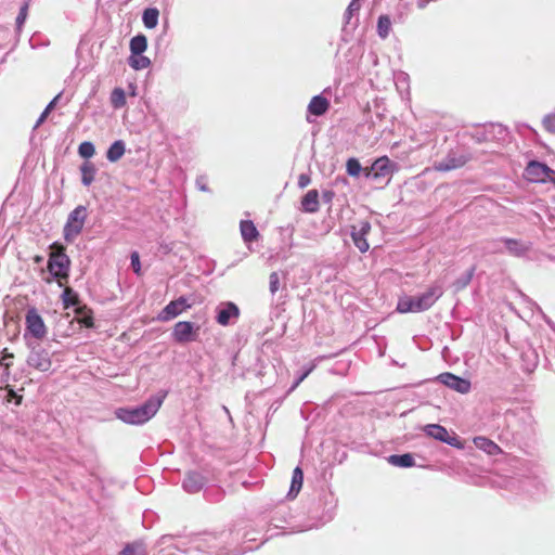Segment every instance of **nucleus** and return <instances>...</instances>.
<instances>
[{
	"instance_id": "nucleus-33",
	"label": "nucleus",
	"mask_w": 555,
	"mask_h": 555,
	"mask_svg": "<svg viewBox=\"0 0 555 555\" xmlns=\"http://www.w3.org/2000/svg\"><path fill=\"white\" fill-rule=\"evenodd\" d=\"M128 65L134 70H142L151 65V60L143 54H130Z\"/></svg>"
},
{
	"instance_id": "nucleus-59",
	"label": "nucleus",
	"mask_w": 555,
	"mask_h": 555,
	"mask_svg": "<svg viewBox=\"0 0 555 555\" xmlns=\"http://www.w3.org/2000/svg\"><path fill=\"white\" fill-rule=\"evenodd\" d=\"M345 456H346V452H345V451H343V453H341V457H340V460H339V461L341 462V461H343V459H344Z\"/></svg>"
},
{
	"instance_id": "nucleus-17",
	"label": "nucleus",
	"mask_w": 555,
	"mask_h": 555,
	"mask_svg": "<svg viewBox=\"0 0 555 555\" xmlns=\"http://www.w3.org/2000/svg\"><path fill=\"white\" fill-rule=\"evenodd\" d=\"M468 162V157L461 154L457 155L454 152H450L442 160L436 162L434 169L437 171H450L453 169L461 168Z\"/></svg>"
},
{
	"instance_id": "nucleus-20",
	"label": "nucleus",
	"mask_w": 555,
	"mask_h": 555,
	"mask_svg": "<svg viewBox=\"0 0 555 555\" xmlns=\"http://www.w3.org/2000/svg\"><path fill=\"white\" fill-rule=\"evenodd\" d=\"M74 313L81 327L93 328L95 326L93 310L87 304L82 302L74 310Z\"/></svg>"
},
{
	"instance_id": "nucleus-16",
	"label": "nucleus",
	"mask_w": 555,
	"mask_h": 555,
	"mask_svg": "<svg viewBox=\"0 0 555 555\" xmlns=\"http://www.w3.org/2000/svg\"><path fill=\"white\" fill-rule=\"evenodd\" d=\"M436 379L448 388L462 395L469 392L472 384L468 379L460 377L449 372L439 374Z\"/></svg>"
},
{
	"instance_id": "nucleus-45",
	"label": "nucleus",
	"mask_w": 555,
	"mask_h": 555,
	"mask_svg": "<svg viewBox=\"0 0 555 555\" xmlns=\"http://www.w3.org/2000/svg\"><path fill=\"white\" fill-rule=\"evenodd\" d=\"M130 266H131L132 270L134 271V273H137V274L140 273L141 262H140V256H139L138 251L131 253Z\"/></svg>"
},
{
	"instance_id": "nucleus-22",
	"label": "nucleus",
	"mask_w": 555,
	"mask_h": 555,
	"mask_svg": "<svg viewBox=\"0 0 555 555\" xmlns=\"http://www.w3.org/2000/svg\"><path fill=\"white\" fill-rule=\"evenodd\" d=\"M304 485V470L300 466H296L293 470L289 490L286 494L287 500H294L299 494Z\"/></svg>"
},
{
	"instance_id": "nucleus-7",
	"label": "nucleus",
	"mask_w": 555,
	"mask_h": 555,
	"mask_svg": "<svg viewBox=\"0 0 555 555\" xmlns=\"http://www.w3.org/2000/svg\"><path fill=\"white\" fill-rule=\"evenodd\" d=\"M335 515V504L326 498L320 499L315 506L309 509V524L305 529L319 528L331 521Z\"/></svg>"
},
{
	"instance_id": "nucleus-8",
	"label": "nucleus",
	"mask_w": 555,
	"mask_h": 555,
	"mask_svg": "<svg viewBox=\"0 0 555 555\" xmlns=\"http://www.w3.org/2000/svg\"><path fill=\"white\" fill-rule=\"evenodd\" d=\"M26 344L29 348L27 364L40 372H48L52 366L50 352L38 341L27 340Z\"/></svg>"
},
{
	"instance_id": "nucleus-54",
	"label": "nucleus",
	"mask_w": 555,
	"mask_h": 555,
	"mask_svg": "<svg viewBox=\"0 0 555 555\" xmlns=\"http://www.w3.org/2000/svg\"><path fill=\"white\" fill-rule=\"evenodd\" d=\"M331 372L334 373V374H341V375H345L346 373V370H337V369H331Z\"/></svg>"
},
{
	"instance_id": "nucleus-3",
	"label": "nucleus",
	"mask_w": 555,
	"mask_h": 555,
	"mask_svg": "<svg viewBox=\"0 0 555 555\" xmlns=\"http://www.w3.org/2000/svg\"><path fill=\"white\" fill-rule=\"evenodd\" d=\"M398 169V165L391 162L387 156L377 158L370 167L363 168L358 159L349 158V176L359 177L363 175L365 180L387 185L393 172Z\"/></svg>"
},
{
	"instance_id": "nucleus-27",
	"label": "nucleus",
	"mask_w": 555,
	"mask_h": 555,
	"mask_svg": "<svg viewBox=\"0 0 555 555\" xmlns=\"http://www.w3.org/2000/svg\"><path fill=\"white\" fill-rule=\"evenodd\" d=\"M474 444L489 455H496L502 452L501 448L495 442L482 436L475 437Z\"/></svg>"
},
{
	"instance_id": "nucleus-15",
	"label": "nucleus",
	"mask_w": 555,
	"mask_h": 555,
	"mask_svg": "<svg viewBox=\"0 0 555 555\" xmlns=\"http://www.w3.org/2000/svg\"><path fill=\"white\" fill-rule=\"evenodd\" d=\"M424 431L426 433V435H428L429 437L436 439V440H439L441 442H444L451 447H454L456 449H463L464 448V444L463 442L460 440V438L456 436V435H450L448 433V430L439 425V424H429V425H426L425 428H424Z\"/></svg>"
},
{
	"instance_id": "nucleus-58",
	"label": "nucleus",
	"mask_w": 555,
	"mask_h": 555,
	"mask_svg": "<svg viewBox=\"0 0 555 555\" xmlns=\"http://www.w3.org/2000/svg\"><path fill=\"white\" fill-rule=\"evenodd\" d=\"M346 93V86L341 88V95H345Z\"/></svg>"
},
{
	"instance_id": "nucleus-42",
	"label": "nucleus",
	"mask_w": 555,
	"mask_h": 555,
	"mask_svg": "<svg viewBox=\"0 0 555 555\" xmlns=\"http://www.w3.org/2000/svg\"><path fill=\"white\" fill-rule=\"evenodd\" d=\"M542 125L547 132L555 134V113L545 115Z\"/></svg>"
},
{
	"instance_id": "nucleus-51",
	"label": "nucleus",
	"mask_w": 555,
	"mask_h": 555,
	"mask_svg": "<svg viewBox=\"0 0 555 555\" xmlns=\"http://www.w3.org/2000/svg\"><path fill=\"white\" fill-rule=\"evenodd\" d=\"M334 196H335L334 191H332V190L323 191L322 198H323L324 203H331L332 199L334 198Z\"/></svg>"
},
{
	"instance_id": "nucleus-14",
	"label": "nucleus",
	"mask_w": 555,
	"mask_h": 555,
	"mask_svg": "<svg viewBox=\"0 0 555 555\" xmlns=\"http://www.w3.org/2000/svg\"><path fill=\"white\" fill-rule=\"evenodd\" d=\"M191 307L192 304L189 302V299L185 296H180L179 298L171 300L160 310L157 314V320L160 322H168Z\"/></svg>"
},
{
	"instance_id": "nucleus-1",
	"label": "nucleus",
	"mask_w": 555,
	"mask_h": 555,
	"mask_svg": "<svg viewBox=\"0 0 555 555\" xmlns=\"http://www.w3.org/2000/svg\"><path fill=\"white\" fill-rule=\"evenodd\" d=\"M219 537L215 533H195L190 537H178L164 534L158 539V545H167L184 555H199L210 553V550L218 547Z\"/></svg>"
},
{
	"instance_id": "nucleus-19",
	"label": "nucleus",
	"mask_w": 555,
	"mask_h": 555,
	"mask_svg": "<svg viewBox=\"0 0 555 555\" xmlns=\"http://www.w3.org/2000/svg\"><path fill=\"white\" fill-rule=\"evenodd\" d=\"M206 482V477L201 473L189 470L182 480V489L188 493H197L204 488Z\"/></svg>"
},
{
	"instance_id": "nucleus-53",
	"label": "nucleus",
	"mask_w": 555,
	"mask_h": 555,
	"mask_svg": "<svg viewBox=\"0 0 555 555\" xmlns=\"http://www.w3.org/2000/svg\"><path fill=\"white\" fill-rule=\"evenodd\" d=\"M282 512L283 511H282V506H281V507H279L278 511H275L273 519L274 520H280L281 518L279 516L282 515Z\"/></svg>"
},
{
	"instance_id": "nucleus-55",
	"label": "nucleus",
	"mask_w": 555,
	"mask_h": 555,
	"mask_svg": "<svg viewBox=\"0 0 555 555\" xmlns=\"http://www.w3.org/2000/svg\"><path fill=\"white\" fill-rule=\"evenodd\" d=\"M42 259H43V258H42L41 256H35L34 261H35L36 263H40V262L42 261Z\"/></svg>"
},
{
	"instance_id": "nucleus-38",
	"label": "nucleus",
	"mask_w": 555,
	"mask_h": 555,
	"mask_svg": "<svg viewBox=\"0 0 555 555\" xmlns=\"http://www.w3.org/2000/svg\"><path fill=\"white\" fill-rule=\"evenodd\" d=\"M78 154L81 158L89 160L95 154V146L91 141H83L78 146Z\"/></svg>"
},
{
	"instance_id": "nucleus-35",
	"label": "nucleus",
	"mask_w": 555,
	"mask_h": 555,
	"mask_svg": "<svg viewBox=\"0 0 555 555\" xmlns=\"http://www.w3.org/2000/svg\"><path fill=\"white\" fill-rule=\"evenodd\" d=\"M314 365L308 364L300 367L295 375L294 382L289 388V391L295 390L313 371Z\"/></svg>"
},
{
	"instance_id": "nucleus-50",
	"label": "nucleus",
	"mask_w": 555,
	"mask_h": 555,
	"mask_svg": "<svg viewBox=\"0 0 555 555\" xmlns=\"http://www.w3.org/2000/svg\"><path fill=\"white\" fill-rule=\"evenodd\" d=\"M347 30V9L345 10V12L343 13V25H341V41H346V36H345V33Z\"/></svg>"
},
{
	"instance_id": "nucleus-4",
	"label": "nucleus",
	"mask_w": 555,
	"mask_h": 555,
	"mask_svg": "<svg viewBox=\"0 0 555 555\" xmlns=\"http://www.w3.org/2000/svg\"><path fill=\"white\" fill-rule=\"evenodd\" d=\"M443 291L439 285L430 286L426 292L416 296L400 297L397 311L400 313H417L428 310L442 296Z\"/></svg>"
},
{
	"instance_id": "nucleus-32",
	"label": "nucleus",
	"mask_w": 555,
	"mask_h": 555,
	"mask_svg": "<svg viewBox=\"0 0 555 555\" xmlns=\"http://www.w3.org/2000/svg\"><path fill=\"white\" fill-rule=\"evenodd\" d=\"M388 463L398 467H412L414 465V457L410 453L393 454L388 457Z\"/></svg>"
},
{
	"instance_id": "nucleus-30",
	"label": "nucleus",
	"mask_w": 555,
	"mask_h": 555,
	"mask_svg": "<svg viewBox=\"0 0 555 555\" xmlns=\"http://www.w3.org/2000/svg\"><path fill=\"white\" fill-rule=\"evenodd\" d=\"M502 241L504 242L507 250L514 256H522L529 250V246H527L519 240L503 238Z\"/></svg>"
},
{
	"instance_id": "nucleus-39",
	"label": "nucleus",
	"mask_w": 555,
	"mask_h": 555,
	"mask_svg": "<svg viewBox=\"0 0 555 555\" xmlns=\"http://www.w3.org/2000/svg\"><path fill=\"white\" fill-rule=\"evenodd\" d=\"M28 9H29V2L25 1L20 7L18 14L15 20L16 30L20 33L22 30V27L24 26L26 18L28 16Z\"/></svg>"
},
{
	"instance_id": "nucleus-56",
	"label": "nucleus",
	"mask_w": 555,
	"mask_h": 555,
	"mask_svg": "<svg viewBox=\"0 0 555 555\" xmlns=\"http://www.w3.org/2000/svg\"><path fill=\"white\" fill-rule=\"evenodd\" d=\"M22 403V397H17L16 400H15V404L16 405H20Z\"/></svg>"
},
{
	"instance_id": "nucleus-10",
	"label": "nucleus",
	"mask_w": 555,
	"mask_h": 555,
	"mask_svg": "<svg viewBox=\"0 0 555 555\" xmlns=\"http://www.w3.org/2000/svg\"><path fill=\"white\" fill-rule=\"evenodd\" d=\"M47 335V326L42 317L35 307H30L25 315V333L24 338L28 340V336L35 339H42Z\"/></svg>"
},
{
	"instance_id": "nucleus-52",
	"label": "nucleus",
	"mask_w": 555,
	"mask_h": 555,
	"mask_svg": "<svg viewBox=\"0 0 555 555\" xmlns=\"http://www.w3.org/2000/svg\"><path fill=\"white\" fill-rule=\"evenodd\" d=\"M240 554H242V552H238V551H237V552H233V553H231V554H230V553H228V552L220 551V552H218L216 555H240Z\"/></svg>"
},
{
	"instance_id": "nucleus-37",
	"label": "nucleus",
	"mask_w": 555,
	"mask_h": 555,
	"mask_svg": "<svg viewBox=\"0 0 555 555\" xmlns=\"http://www.w3.org/2000/svg\"><path fill=\"white\" fill-rule=\"evenodd\" d=\"M391 30V21L388 15H380L377 21V34L382 39H386Z\"/></svg>"
},
{
	"instance_id": "nucleus-44",
	"label": "nucleus",
	"mask_w": 555,
	"mask_h": 555,
	"mask_svg": "<svg viewBox=\"0 0 555 555\" xmlns=\"http://www.w3.org/2000/svg\"><path fill=\"white\" fill-rule=\"evenodd\" d=\"M195 185L196 188L202 191V192H206V193H209L211 192V190L209 189L208 184H207V177L202 175V176H198L195 180Z\"/></svg>"
},
{
	"instance_id": "nucleus-47",
	"label": "nucleus",
	"mask_w": 555,
	"mask_h": 555,
	"mask_svg": "<svg viewBox=\"0 0 555 555\" xmlns=\"http://www.w3.org/2000/svg\"><path fill=\"white\" fill-rule=\"evenodd\" d=\"M396 85L398 88H409V76L405 73H399L396 76Z\"/></svg>"
},
{
	"instance_id": "nucleus-23",
	"label": "nucleus",
	"mask_w": 555,
	"mask_h": 555,
	"mask_svg": "<svg viewBox=\"0 0 555 555\" xmlns=\"http://www.w3.org/2000/svg\"><path fill=\"white\" fill-rule=\"evenodd\" d=\"M240 231L244 243H254L260 235L251 220H242L240 222Z\"/></svg>"
},
{
	"instance_id": "nucleus-36",
	"label": "nucleus",
	"mask_w": 555,
	"mask_h": 555,
	"mask_svg": "<svg viewBox=\"0 0 555 555\" xmlns=\"http://www.w3.org/2000/svg\"><path fill=\"white\" fill-rule=\"evenodd\" d=\"M62 94L63 92H60L57 93L49 103L48 105L44 107V109L42 111V113L40 114V116L38 117L36 124H35V127L34 128H37L39 127L41 124L44 122V120L48 118V116L50 115V113L55 108V106L57 105L60 99L62 98Z\"/></svg>"
},
{
	"instance_id": "nucleus-41",
	"label": "nucleus",
	"mask_w": 555,
	"mask_h": 555,
	"mask_svg": "<svg viewBox=\"0 0 555 555\" xmlns=\"http://www.w3.org/2000/svg\"><path fill=\"white\" fill-rule=\"evenodd\" d=\"M281 285L280 274L279 272H271L269 275V291L272 295H274L279 289Z\"/></svg>"
},
{
	"instance_id": "nucleus-24",
	"label": "nucleus",
	"mask_w": 555,
	"mask_h": 555,
	"mask_svg": "<svg viewBox=\"0 0 555 555\" xmlns=\"http://www.w3.org/2000/svg\"><path fill=\"white\" fill-rule=\"evenodd\" d=\"M61 301L64 309L74 310L82 304L79 294L72 287H66L61 294Z\"/></svg>"
},
{
	"instance_id": "nucleus-6",
	"label": "nucleus",
	"mask_w": 555,
	"mask_h": 555,
	"mask_svg": "<svg viewBox=\"0 0 555 555\" xmlns=\"http://www.w3.org/2000/svg\"><path fill=\"white\" fill-rule=\"evenodd\" d=\"M88 217L87 207L78 205L67 216V220L63 228V237L67 243H73L81 233Z\"/></svg>"
},
{
	"instance_id": "nucleus-29",
	"label": "nucleus",
	"mask_w": 555,
	"mask_h": 555,
	"mask_svg": "<svg viewBox=\"0 0 555 555\" xmlns=\"http://www.w3.org/2000/svg\"><path fill=\"white\" fill-rule=\"evenodd\" d=\"M159 18V11L157 8H146L142 13V23L145 28L153 29L157 26Z\"/></svg>"
},
{
	"instance_id": "nucleus-28",
	"label": "nucleus",
	"mask_w": 555,
	"mask_h": 555,
	"mask_svg": "<svg viewBox=\"0 0 555 555\" xmlns=\"http://www.w3.org/2000/svg\"><path fill=\"white\" fill-rule=\"evenodd\" d=\"M130 54H143L147 50V38L144 34H137L129 42Z\"/></svg>"
},
{
	"instance_id": "nucleus-11",
	"label": "nucleus",
	"mask_w": 555,
	"mask_h": 555,
	"mask_svg": "<svg viewBox=\"0 0 555 555\" xmlns=\"http://www.w3.org/2000/svg\"><path fill=\"white\" fill-rule=\"evenodd\" d=\"M199 325L191 321H179L175 324L171 337L177 344L196 341L199 335Z\"/></svg>"
},
{
	"instance_id": "nucleus-40",
	"label": "nucleus",
	"mask_w": 555,
	"mask_h": 555,
	"mask_svg": "<svg viewBox=\"0 0 555 555\" xmlns=\"http://www.w3.org/2000/svg\"><path fill=\"white\" fill-rule=\"evenodd\" d=\"M474 272L475 268H470L467 272H465L461 278H459L455 281L454 286L456 291L465 288L470 283Z\"/></svg>"
},
{
	"instance_id": "nucleus-61",
	"label": "nucleus",
	"mask_w": 555,
	"mask_h": 555,
	"mask_svg": "<svg viewBox=\"0 0 555 555\" xmlns=\"http://www.w3.org/2000/svg\"><path fill=\"white\" fill-rule=\"evenodd\" d=\"M424 5H425L424 3H418L420 8H424Z\"/></svg>"
},
{
	"instance_id": "nucleus-46",
	"label": "nucleus",
	"mask_w": 555,
	"mask_h": 555,
	"mask_svg": "<svg viewBox=\"0 0 555 555\" xmlns=\"http://www.w3.org/2000/svg\"><path fill=\"white\" fill-rule=\"evenodd\" d=\"M120 555H144V552L133 544H127Z\"/></svg>"
},
{
	"instance_id": "nucleus-13",
	"label": "nucleus",
	"mask_w": 555,
	"mask_h": 555,
	"mask_svg": "<svg viewBox=\"0 0 555 555\" xmlns=\"http://www.w3.org/2000/svg\"><path fill=\"white\" fill-rule=\"evenodd\" d=\"M332 89L327 87L323 90L322 93L312 96L308 106H307V121L311 122V116L321 117L323 116L330 108V100L327 95H331Z\"/></svg>"
},
{
	"instance_id": "nucleus-57",
	"label": "nucleus",
	"mask_w": 555,
	"mask_h": 555,
	"mask_svg": "<svg viewBox=\"0 0 555 555\" xmlns=\"http://www.w3.org/2000/svg\"><path fill=\"white\" fill-rule=\"evenodd\" d=\"M338 91H339V88L337 87V88H336V93H335V101H338V99H339V96H340V95L338 94Z\"/></svg>"
},
{
	"instance_id": "nucleus-31",
	"label": "nucleus",
	"mask_w": 555,
	"mask_h": 555,
	"mask_svg": "<svg viewBox=\"0 0 555 555\" xmlns=\"http://www.w3.org/2000/svg\"><path fill=\"white\" fill-rule=\"evenodd\" d=\"M347 406L346 398L344 396H334L327 402V411L330 413L338 414L344 417V409Z\"/></svg>"
},
{
	"instance_id": "nucleus-34",
	"label": "nucleus",
	"mask_w": 555,
	"mask_h": 555,
	"mask_svg": "<svg viewBox=\"0 0 555 555\" xmlns=\"http://www.w3.org/2000/svg\"><path fill=\"white\" fill-rule=\"evenodd\" d=\"M111 104L115 109L124 107L127 103L125 90L120 87H116L111 92Z\"/></svg>"
},
{
	"instance_id": "nucleus-48",
	"label": "nucleus",
	"mask_w": 555,
	"mask_h": 555,
	"mask_svg": "<svg viewBox=\"0 0 555 555\" xmlns=\"http://www.w3.org/2000/svg\"><path fill=\"white\" fill-rule=\"evenodd\" d=\"M311 182V178L308 173H301L299 175L298 177V186L300 189H304L306 186H308Z\"/></svg>"
},
{
	"instance_id": "nucleus-60",
	"label": "nucleus",
	"mask_w": 555,
	"mask_h": 555,
	"mask_svg": "<svg viewBox=\"0 0 555 555\" xmlns=\"http://www.w3.org/2000/svg\"><path fill=\"white\" fill-rule=\"evenodd\" d=\"M223 409H224V411H225L228 414H230V412H229L228 408L223 406Z\"/></svg>"
},
{
	"instance_id": "nucleus-18",
	"label": "nucleus",
	"mask_w": 555,
	"mask_h": 555,
	"mask_svg": "<svg viewBox=\"0 0 555 555\" xmlns=\"http://www.w3.org/2000/svg\"><path fill=\"white\" fill-rule=\"evenodd\" d=\"M371 230V224L369 221H361L359 225H352L350 235L354 245L359 248L361 253H365L370 245L365 238L367 233Z\"/></svg>"
},
{
	"instance_id": "nucleus-21",
	"label": "nucleus",
	"mask_w": 555,
	"mask_h": 555,
	"mask_svg": "<svg viewBox=\"0 0 555 555\" xmlns=\"http://www.w3.org/2000/svg\"><path fill=\"white\" fill-rule=\"evenodd\" d=\"M300 209L307 214H314L320 208V195L317 189L309 190L301 198Z\"/></svg>"
},
{
	"instance_id": "nucleus-5",
	"label": "nucleus",
	"mask_w": 555,
	"mask_h": 555,
	"mask_svg": "<svg viewBox=\"0 0 555 555\" xmlns=\"http://www.w3.org/2000/svg\"><path fill=\"white\" fill-rule=\"evenodd\" d=\"M72 260L65 250L52 251L47 261V269L51 280L56 281L60 287L67 282L70 272Z\"/></svg>"
},
{
	"instance_id": "nucleus-2",
	"label": "nucleus",
	"mask_w": 555,
	"mask_h": 555,
	"mask_svg": "<svg viewBox=\"0 0 555 555\" xmlns=\"http://www.w3.org/2000/svg\"><path fill=\"white\" fill-rule=\"evenodd\" d=\"M166 390L151 396L142 404L135 406H120L114 412L116 418L128 425H143L149 422L159 410L165 398Z\"/></svg>"
},
{
	"instance_id": "nucleus-26",
	"label": "nucleus",
	"mask_w": 555,
	"mask_h": 555,
	"mask_svg": "<svg viewBox=\"0 0 555 555\" xmlns=\"http://www.w3.org/2000/svg\"><path fill=\"white\" fill-rule=\"evenodd\" d=\"M80 172H81V184L83 186H90L92 182L94 181L98 168L92 162L85 160L80 165Z\"/></svg>"
},
{
	"instance_id": "nucleus-12",
	"label": "nucleus",
	"mask_w": 555,
	"mask_h": 555,
	"mask_svg": "<svg viewBox=\"0 0 555 555\" xmlns=\"http://www.w3.org/2000/svg\"><path fill=\"white\" fill-rule=\"evenodd\" d=\"M241 314L238 306L233 301H221L215 308V320L221 326L234 324Z\"/></svg>"
},
{
	"instance_id": "nucleus-9",
	"label": "nucleus",
	"mask_w": 555,
	"mask_h": 555,
	"mask_svg": "<svg viewBox=\"0 0 555 555\" xmlns=\"http://www.w3.org/2000/svg\"><path fill=\"white\" fill-rule=\"evenodd\" d=\"M524 177L527 181L532 183H547L555 184V170L550 168L546 164L530 160L524 171Z\"/></svg>"
},
{
	"instance_id": "nucleus-25",
	"label": "nucleus",
	"mask_w": 555,
	"mask_h": 555,
	"mask_svg": "<svg viewBox=\"0 0 555 555\" xmlns=\"http://www.w3.org/2000/svg\"><path fill=\"white\" fill-rule=\"evenodd\" d=\"M125 152H126L125 141L116 140L108 146L105 156L109 163H116L124 156Z\"/></svg>"
},
{
	"instance_id": "nucleus-49",
	"label": "nucleus",
	"mask_w": 555,
	"mask_h": 555,
	"mask_svg": "<svg viewBox=\"0 0 555 555\" xmlns=\"http://www.w3.org/2000/svg\"><path fill=\"white\" fill-rule=\"evenodd\" d=\"M363 0H351V2H349V16L354 12V11H359L360 8H361V2Z\"/></svg>"
},
{
	"instance_id": "nucleus-43",
	"label": "nucleus",
	"mask_w": 555,
	"mask_h": 555,
	"mask_svg": "<svg viewBox=\"0 0 555 555\" xmlns=\"http://www.w3.org/2000/svg\"><path fill=\"white\" fill-rule=\"evenodd\" d=\"M0 358V366H4L5 375H9V367L12 364L13 353L9 352L8 349H3Z\"/></svg>"
}]
</instances>
